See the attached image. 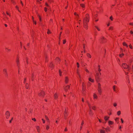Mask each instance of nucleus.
<instances>
[{
    "mask_svg": "<svg viewBox=\"0 0 133 133\" xmlns=\"http://www.w3.org/2000/svg\"><path fill=\"white\" fill-rule=\"evenodd\" d=\"M89 21V16L88 14H86L83 19V23H88Z\"/></svg>",
    "mask_w": 133,
    "mask_h": 133,
    "instance_id": "1",
    "label": "nucleus"
},
{
    "mask_svg": "<svg viewBox=\"0 0 133 133\" xmlns=\"http://www.w3.org/2000/svg\"><path fill=\"white\" fill-rule=\"evenodd\" d=\"M101 75V72L99 73H97L95 75V77L96 81L97 82H99L100 81L101 78L100 77Z\"/></svg>",
    "mask_w": 133,
    "mask_h": 133,
    "instance_id": "2",
    "label": "nucleus"
},
{
    "mask_svg": "<svg viewBox=\"0 0 133 133\" xmlns=\"http://www.w3.org/2000/svg\"><path fill=\"white\" fill-rule=\"evenodd\" d=\"M97 88V91L98 94L99 95H101L102 94V90L101 87V84L99 83H98Z\"/></svg>",
    "mask_w": 133,
    "mask_h": 133,
    "instance_id": "3",
    "label": "nucleus"
},
{
    "mask_svg": "<svg viewBox=\"0 0 133 133\" xmlns=\"http://www.w3.org/2000/svg\"><path fill=\"white\" fill-rule=\"evenodd\" d=\"M107 41L106 39L103 36H102L100 39V41L102 43H105Z\"/></svg>",
    "mask_w": 133,
    "mask_h": 133,
    "instance_id": "4",
    "label": "nucleus"
},
{
    "mask_svg": "<svg viewBox=\"0 0 133 133\" xmlns=\"http://www.w3.org/2000/svg\"><path fill=\"white\" fill-rule=\"evenodd\" d=\"M16 62L17 64V66L18 68H19L20 66V65L19 60V58L18 57H17Z\"/></svg>",
    "mask_w": 133,
    "mask_h": 133,
    "instance_id": "5",
    "label": "nucleus"
},
{
    "mask_svg": "<svg viewBox=\"0 0 133 133\" xmlns=\"http://www.w3.org/2000/svg\"><path fill=\"white\" fill-rule=\"evenodd\" d=\"M44 92L43 91H41L40 92L38 93V95L41 97H43L45 95Z\"/></svg>",
    "mask_w": 133,
    "mask_h": 133,
    "instance_id": "6",
    "label": "nucleus"
},
{
    "mask_svg": "<svg viewBox=\"0 0 133 133\" xmlns=\"http://www.w3.org/2000/svg\"><path fill=\"white\" fill-rule=\"evenodd\" d=\"M60 62V59L59 58H56L55 60V63L56 64H59Z\"/></svg>",
    "mask_w": 133,
    "mask_h": 133,
    "instance_id": "7",
    "label": "nucleus"
},
{
    "mask_svg": "<svg viewBox=\"0 0 133 133\" xmlns=\"http://www.w3.org/2000/svg\"><path fill=\"white\" fill-rule=\"evenodd\" d=\"M3 72L5 76L6 77H8V75L7 72V69L5 68L4 69H3Z\"/></svg>",
    "mask_w": 133,
    "mask_h": 133,
    "instance_id": "8",
    "label": "nucleus"
},
{
    "mask_svg": "<svg viewBox=\"0 0 133 133\" xmlns=\"http://www.w3.org/2000/svg\"><path fill=\"white\" fill-rule=\"evenodd\" d=\"M5 116L6 119H8L10 116V113L9 111H6L5 114Z\"/></svg>",
    "mask_w": 133,
    "mask_h": 133,
    "instance_id": "9",
    "label": "nucleus"
},
{
    "mask_svg": "<svg viewBox=\"0 0 133 133\" xmlns=\"http://www.w3.org/2000/svg\"><path fill=\"white\" fill-rule=\"evenodd\" d=\"M70 87V85H67L66 86L64 87V90L65 92H67L68 90L69 89Z\"/></svg>",
    "mask_w": 133,
    "mask_h": 133,
    "instance_id": "10",
    "label": "nucleus"
},
{
    "mask_svg": "<svg viewBox=\"0 0 133 133\" xmlns=\"http://www.w3.org/2000/svg\"><path fill=\"white\" fill-rule=\"evenodd\" d=\"M122 66L125 69L129 68V66L126 63H123L122 64Z\"/></svg>",
    "mask_w": 133,
    "mask_h": 133,
    "instance_id": "11",
    "label": "nucleus"
},
{
    "mask_svg": "<svg viewBox=\"0 0 133 133\" xmlns=\"http://www.w3.org/2000/svg\"><path fill=\"white\" fill-rule=\"evenodd\" d=\"M69 81V78L68 77H66L65 79V82L66 84H67L68 82Z\"/></svg>",
    "mask_w": 133,
    "mask_h": 133,
    "instance_id": "12",
    "label": "nucleus"
},
{
    "mask_svg": "<svg viewBox=\"0 0 133 133\" xmlns=\"http://www.w3.org/2000/svg\"><path fill=\"white\" fill-rule=\"evenodd\" d=\"M88 23H83L84 27L87 30L88 28Z\"/></svg>",
    "mask_w": 133,
    "mask_h": 133,
    "instance_id": "13",
    "label": "nucleus"
},
{
    "mask_svg": "<svg viewBox=\"0 0 133 133\" xmlns=\"http://www.w3.org/2000/svg\"><path fill=\"white\" fill-rule=\"evenodd\" d=\"M89 114L90 116H92L94 115V113L92 110H89Z\"/></svg>",
    "mask_w": 133,
    "mask_h": 133,
    "instance_id": "14",
    "label": "nucleus"
},
{
    "mask_svg": "<svg viewBox=\"0 0 133 133\" xmlns=\"http://www.w3.org/2000/svg\"><path fill=\"white\" fill-rule=\"evenodd\" d=\"M84 124V122L83 121H82V123H81V127H80V130H82V126H83V125Z\"/></svg>",
    "mask_w": 133,
    "mask_h": 133,
    "instance_id": "15",
    "label": "nucleus"
},
{
    "mask_svg": "<svg viewBox=\"0 0 133 133\" xmlns=\"http://www.w3.org/2000/svg\"><path fill=\"white\" fill-rule=\"evenodd\" d=\"M54 97L55 99H56L58 98V95L57 93H56L55 94L54 96Z\"/></svg>",
    "mask_w": 133,
    "mask_h": 133,
    "instance_id": "16",
    "label": "nucleus"
},
{
    "mask_svg": "<svg viewBox=\"0 0 133 133\" xmlns=\"http://www.w3.org/2000/svg\"><path fill=\"white\" fill-rule=\"evenodd\" d=\"M49 66L52 69L54 67V65L53 63H51L50 64Z\"/></svg>",
    "mask_w": 133,
    "mask_h": 133,
    "instance_id": "17",
    "label": "nucleus"
},
{
    "mask_svg": "<svg viewBox=\"0 0 133 133\" xmlns=\"http://www.w3.org/2000/svg\"><path fill=\"white\" fill-rule=\"evenodd\" d=\"M113 122L111 121H109L108 122V124L109 125H112L113 124Z\"/></svg>",
    "mask_w": 133,
    "mask_h": 133,
    "instance_id": "18",
    "label": "nucleus"
},
{
    "mask_svg": "<svg viewBox=\"0 0 133 133\" xmlns=\"http://www.w3.org/2000/svg\"><path fill=\"white\" fill-rule=\"evenodd\" d=\"M67 112H64V117L66 119L67 117L68 114H67Z\"/></svg>",
    "mask_w": 133,
    "mask_h": 133,
    "instance_id": "19",
    "label": "nucleus"
},
{
    "mask_svg": "<svg viewBox=\"0 0 133 133\" xmlns=\"http://www.w3.org/2000/svg\"><path fill=\"white\" fill-rule=\"evenodd\" d=\"M109 117L107 116H105L104 117V119L105 121H107L108 120L109 118Z\"/></svg>",
    "mask_w": 133,
    "mask_h": 133,
    "instance_id": "20",
    "label": "nucleus"
},
{
    "mask_svg": "<svg viewBox=\"0 0 133 133\" xmlns=\"http://www.w3.org/2000/svg\"><path fill=\"white\" fill-rule=\"evenodd\" d=\"M5 51L7 52H8L11 51V50L7 48H5Z\"/></svg>",
    "mask_w": 133,
    "mask_h": 133,
    "instance_id": "21",
    "label": "nucleus"
},
{
    "mask_svg": "<svg viewBox=\"0 0 133 133\" xmlns=\"http://www.w3.org/2000/svg\"><path fill=\"white\" fill-rule=\"evenodd\" d=\"M89 80L92 82H93L94 81V80L90 77L89 78Z\"/></svg>",
    "mask_w": 133,
    "mask_h": 133,
    "instance_id": "22",
    "label": "nucleus"
},
{
    "mask_svg": "<svg viewBox=\"0 0 133 133\" xmlns=\"http://www.w3.org/2000/svg\"><path fill=\"white\" fill-rule=\"evenodd\" d=\"M87 55L88 57L90 58H91V56L90 54L89 53H87Z\"/></svg>",
    "mask_w": 133,
    "mask_h": 133,
    "instance_id": "23",
    "label": "nucleus"
},
{
    "mask_svg": "<svg viewBox=\"0 0 133 133\" xmlns=\"http://www.w3.org/2000/svg\"><path fill=\"white\" fill-rule=\"evenodd\" d=\"M45 117L47 122H49V119L48 117L46 116L45 115Z\"/></svg>",
    "mask_w": 133,
    "mask_h": 133,
    "instance_id": "24",
    "label": "nucleus"
},
{
    "mask_svg": "<svg viewBox=\"0 0 133 133\" xmlns=\"http://www.w3.org/2000/svg\"><path fill=\"white\" fill-rule=\"evenodd\" d=\"M93 97L94 98L97 99V95L94 94L93 95Z\"/></svg>",
    "mask_w": 133,
    "mask_h": 133,
    "instance_id": "25",
    "label": "nucleus"
},
{
    "mask_svg": "<svg viewBox=\"0 0 133 133\" xmlns=\"http://www.w3.org/2000/svg\"><path fill=\"white\" fill-rule=\"evenodd\" d=\"M88 104L89 108V110H91L92 107L91 105L89 104V103H88Z\"/></svg>",
    "mask_w": 133,
    "mask_h": 133,
    "instance_id": "26",
    "label": "nucleus"
},
{
    "mask_svg": "<svg viewBox=\"0 0 133 133\" xmlns=\"http://www.w3.org/2000/svg\"><path fill=\"white\" fill-rule=\"evenodd\" d=\"M116 87H116L115 85H114L113 87V88L114 90V91H116Z\"/></svg>",
    "mask_w": 133,
    "mask_h": 133,
    "instance_id": "27",
    "label": "nucleus"
},
{
    "mask_svg": "<svg viewBox=\"0 0 133 133\" xmlns=\"http://www.w3.org/2000/svg\"><path fill=\"white\" fill-rule=\"evenodd\" d=\"M36 128L38 132H39L40 130L39 127L38 126H36Z\"/></svg>",
    "mask_w": 133,
    "mask_h": 133,
    "instance_id": "28",
    "label": "nucleus"
},
{
    "mask_svg": "<svg viewBox=\"0 0 133 133\" xmlns=\"http://www.w3.org/2000/svg\"><path fill=\"white\" fill-rule=\"evenodd\" d=\"M123 45L124 46H126L127 47H128V46L127 44L126 43L124 42L123 43Z\"/></svg>",
    "mask_w": 133,
    "mask_h": 133,
    "instance_id": "29",
    "label": "nucleus"
},
{
    "mask_svg": "<svg viewBox=\"0 0 133 133\" xmlns=\"http://www.w3.org/2000/svg\"><path fill=\"white\" fill-rule=\"evenodd\" d=\"M80 6L83 8H84L85 7V5L83 4H80Z\"/></svg>",
    "mask_w": 133,
    "mask_h": 133,
    "instance_id": "30",
    "label": "nucleus"
},
{
    "mask_svg": "<svg viewBox=\"0 0 133 133\" xmlns=\"http://www.w3.org/2000/svg\"><path fill=\"white\" fill-rule=\"evenodd\" d=\"M96 107L95 106H93L92 107V109L94 110H95L96 109Z\"/></svg>",
    "mask_w": 133,
    "mask_h": 133,
    "instance_id": "31",
    "label": "nucleus"
},
{
    "mask_svg": "<svg viewBox=\"0 0 133 133\" xmlns=\"http://www.w3.org/2000/svg\"><path fill=\"white\" fill-rule=\"evenodd\" d=\"M100 132L101 133H105V131L102 129H101L100 130Z\"/></svg>",
    "mask_w": 133,
    "mask_h": 133,
    "instance_id": "32",
    "label": "nucleus"
},
{
    "mask_svg": "<svg viewBox=\"0 0 133 133\" xmlns=\"http://www.w3.org/2000/svg\"><path fill=\"white\" fill-rule=\"evenodd\" d=\"M121 114V112L120 111H118L117 112V114L119 116Z\"/></svg>",
    "mask_w": 133,
    "mask_h": 133,
    "instance_id": "33",
    "label": "nucleus"
},
{
    "mask_svg": "<svg viewBox=\"0 0 133 133\" xmlns=\"http://www.w3.org/2000/svg\"><path fill=\"white\" fill-rule=\"evenodd\" d=\"M95 27L96 28V29L98 31H100V28L99 27H98L97 26H95Z\"/></svg>",
    "mask_w": 133,
    "mask_h": 133,
    "instance_id": "34",
    "label": "nucleus"
},
{
    "mask_svg": "<svg viewBox=\"0 0 133 133\" xmlns=\"http://www.w3.org/2000/svg\"><path fill=\"white\" fill-rule=\"evenodd\" d=\"M91 85V83L89 82H88L87 83V86L88 87H90Z\"/></svg>",
    "mask_w": 133,
    "mask_h": 133,
    "instance_id": "35",
    "label": "nucleus"
},
{
    "mask_svg": "<svg viewBox=\"0 0 133 133\" xmlns=\"http://www.w3.org/2000/svg\"><path fill=\"white\" fill-rule=\"evenodd\" d=\"M124 55V54L123 53H122L121 54H120L119 55V56L120 57H122Z\"/></svg>",
    "mask_w": 133,
    "mask_h": 133,
    "instance_id": "36",
    "label": "nucleus"
},
{
    "mask_svg": "<svg viewBox=\"0 0 133 133\" xmlns=\"http://www.w3.org/2000/svg\"><path fill=\"white\" fill-rule=\"evenodd\" d=\"M59 75L60 76H62V72L60 70H59Z\"/></svg>",
    "mask_w": 133,
    "mask_h": 133,
    "instance_id": "37",
    "label": "nucleus"
},
{
    "mask_svg": "<svg viewBox=\"0 0 133 133\" xmlns=\"http://www.w3.org/2000/svg\"><path fill=\"white\" fill-rule=\"evenodd\" d=\"M98 71L99 72V73L101 71V70L100 68V65H98Z\"/></svg>",
    "mask_w": 133,
    "mask_h": 133,
    "instance_id": "38",
    "label": "nucleus"
},
{
    "mask_svg": "<svg viewBox=\"0 0 133 133\" xmlns=\"http://www.w3.org/2000/svg\"><path fill=\"white\" fill-rule=\"evenodd\" d=\"M29 85L27 83L26 84L25 86V88L26 89H28V88Z\"/></svg>",
    "mask_w": 133,
    "mask_h": 133,
    "instance_id": "39",
    "label": "nucleus"
},
{
    "mask_svg": "<svg viewBox=\"0 0 133 133\" xmlns=\"http://www.w3.org/2000/svg\"><path fill=\"white\" fill-rule=\"evenodd\" d=\"M34 75L33 74H32V80L33 81L34 79Z\"/></svg>",
    "mask_w": 133,
    "mask_h": 133,
    "instance_id": "40",
    "label": "nucleus"
},
{
    "mask_svg": "<svg viewBox=\"0 0 133 133\" xmlns=\"http://www.w3.org/2000/svg\"><path fill=\"white\" fill-rule=\"evenodd\" d=\"M85 85L84 82H83L82 83V87H85Z\"/></svg>",
    "mask_w": 133,
    "mask_h": 133,
    "instance_id": "41",
    "label": "nucleus"
},
{
    "mask_svg": "<svg viewBox=\"0 0 133 133\" xmlns=\"http://www.w3.org/2000/svg\"><path fill=\"white\" fill-rule=\"evenodd\" d=\"M110 19L111 21H112L113 20V18L112 17V16H111L110 17Z\"/></svg>",
    "mask_w": 133,
    "mask_h": 133,
    "instance_id": "42",
    "label": "nucleus"
},
{
    "mask_svg": "<svg viewBox=\"0 0 133 133\" xmlns=\"http://www.w3.org/2000/svg\"><path fill=\"white\" fill-rule=\"evenodd\" d=\"M117 105V104L116 103H114L113 104V105L114 107H116Z\"/></svg>",
    "mask_w": 133,
    "mask_h": 133,
    "instance_id": "43",
    "label": "nucleus"
},
{
    "mask_svg": "<svg viewBox=\"0 0 133 133\" xmlns=\"http://www.w3.org/2000/svg\"><path fill=\"white\" fill-rule=\"evenodd\" d=\"M66 42V40L65 39H64L63 40V44H64Z\"/></svg>",
    "mask_w": 133,
    "mask_h": 133,
    "instance_id": "44",
    "label": "nucleus"
},
{
    "mask_svg": "<svg viewBox=\"0 0 133 133\" xmlns=\"http://www.w3.org/2000/svg\"><path fill=\"white\" fill-rule=\"evenodd\" d=\"M47 33L48 34H49L51 33L49 29H48V31L47 32Z\"/></svg>",
    "mask_w": 133,
    "mask_h": 133,
    "instance_id": "45",
    "label": "nucleus"
},
{
    "mask_svg": "<svg viewBox=\"0 0 133 133\" xmlns=\"http://www.w3.org/2000/svg\"><path fill=\"white\" fill-rule=\"evenodd\" d=\"M49 128V127L48 125H47L46 129L47 130H48Z\"/></svg>",
    "mask_w": 133,
    "mask_h": 133,
    "instance_id": "46",
    "label": "nucleus"
},
{
    "mask_svg": "<svg viewBox=\"0 0 133 133\" xmlns=\"http://www.w3.org/2000/svg\"><path fill=\"white\" fill-rule=\"evenodd\" d=\"M113 29V27H110L109 28V30H112Z\"/></svg>",
    "mask_w": 133,
    "mask_h": 133,
    "instance_id": "47",
    "label": "nucleus"
},
{
    "mask_svg": "<svg viewBox=\"0 0 133 133\" xmlns=\"http://www.w3.org/2000/svg\"><path fill=\"white\" fill-rule=\"evenodd\" d=\"M129 47L131 49H132V46L131 45V44H130V45H129Z\"/></svg>",
    "mask_w": 133,
    "mask_h": 133,
    "instance_id": "48",
    "label": "nucleus"
},
{
    "mask_svg": "<svg viewBox=\"0 0 133 133\" xmlns=\"http://www.w3.org/2000/svg\"><path fill=\"white\" fill-rule=\"evenodd\" d=\"M13 117H12L11 120L9 121V123H11V122H12V121L13 120Z\"/></svg>",
    "mask_w": 133,
    "mask_h": 133,
    "instance_id": "49",
    "label": "nucleus"
},
{
    "mask_svg": "<svg viewBox=\"0 0 133 133\" xmlns=\"http://www.w3.org/2000/svg\"><path fill=\"white\" fill-rule=\"evenodd\" d=\"M16 9H17V10H18V11H19V12H20V11H19V10L18 9V7L17 6H16Z\"/></svg>",
    "mask_w": 133,
    "mask_h": 133,
    "instance_id": "50",
    "label": "nucleus"
},
{
    "mask_svg": "<svg viewBox=\"0 0 133 133\" xmlns=\"http://www.w3.org/2000/svg\"><path fill=\"white\" fill-rule=\"evenodd\" d=\"M77 73L78 74V75L79 78H81V76H80V75L79 74V73L78 72V71H77Z\"/></svg>",
    "mask_w": 133,
    "mask_h": 133,
    "instance_id": "51",
    "label": "nucleus"
},
{
    "mask_svg": "<svg viewBox=\"0 0 133 133\" xmlns=\"http://www.w3.org/2000/svg\"><path fill=\"white\" fill-rule=\"evenodd\" d=\"M47 8H46V7L44 8V11L45 12H46L47 11Z\"/></svg>",
    "mask_w": 133,
    "mask_h": 133,
    "instance_id": "52",
    "label": "nucleus"
},
{
    "mask_svg": "<svg viewBox=\"0 0 133 133\" xmlns=\"http://www.w3.org/2000/svg\"><path fill=\"white\" fill-rule=\"evenodd\" d=\"M82 89L83 91H84L85 89V87H82Z\"/></svg>",
    "mask_w": 133,
    "mask_h": 133,
    "instance_id": "53",
    "label": "nucleus"
},
{
    "mask_svg": "<svg viewBox=\"0 0 133 133\" xmlns=\"http://www.w3.org/2000/svg\"><path fill=\"white\" fill-rule=\"evenodd\" d=\"M32 112V110L31 109H30L29 111V112L30 113H31Z\"/></svg>",
    "mask_w": 133,
    "mask_h": 133,
    "instance_id": "54",
    "label": "nucleus"
},
{
    "mask_svg": "<svg viewBox=\"0 0 133 133\" xmlns=\"http://www.w3.org/2000/svg\"><path fill=\"white\" fill-rule=\"evenodd\" d=\"M32 120H33L34 121H36V119L35 118H32Z\"/></svg>",
    "mask_w": 133,
    "mask_h": 133,
    "instance_id": "55",
    "label": "nucleus"
},
{
    "mask_svg": "<svg viewBox=\"0 0 133 133\" xmlns=\"http://www.w3.org/2000/svg\"><path fill=\"white\" fill-rule=\"evenodd\" d=\"M77 67L78 68H79V63H78V62H77Z\"/></svg>",
    "mask_w": 133,
    "mask_h": 133,
    "instance_id": "56",
    "label": "nucleus"
},
{
    "mask_svg": "<svg viewBox=\"0 0 133 133\" xmlns=\"http://www.w3.org/2000/svg\"><path fill=\"white\" fill-rule=\"evenodd\" d=\"M74 15H77L78 16V15L77 14L76 12H74Z\"/></svg>",
    "mask_w": 133,
    "mask_h": 133,
    "instance_id": "57",
    "label": "nucleus"
},
{
    "mask_svg": "<svg viewBox=\"0 0 133 133\" xmlns=\"http://www.w3.org/2000/svg\"><path fill=\"white\" fill-rule=\"evenodd\" d=\"M85 70L87 72H89V71L86 68L85 69Z\"/></svg>",
    "mask_w": 133,
    "mask_h": 133,
    "instance_id": "58",
    "label": "nucleus"
},
{
    "mask_svg": "<svg viewBox=\"0 0 133 133\" xmlns=\"http://www.w3.org/2000/svg\"><path fill=\"white\" fill-rule=\"evenodd\" d=\"M12 3L14 4L15 3L14 0H11Z\"/></svg>",
    "mask_w": 133,
    "mask_h": 133,
    "instance_id": "59",
    "label": "nucleus"
},
{
    "mask_svg": "<svg viewBox=\"0 0 133 133\" xmlns=\"http://www.w3.org/2000/svg\"><path fill=\"white\" fill-rule=\"evenodd\" d=\"M42 120L43 121V123H44L45 122V120H44L43 119H42Z\"/></svg>",
    "mask_w": 133,
    "mask_h": 133,
    "instance_id": "60",
    "label": "nucleus"
},
{
    "mask_svg": "<svg viewBox=\"0 0 133 133\" xmlns=\"http://www.w3.org/2000/svg\"><path fill=\"white\" fill-rule=\"evenodd\" d=\"M132 5V4L130 3H128V5L130 6H131Z\"/></svg>",
    "mask_w": 133,
    "mask_h": 133,
    "instance_id": "61",
    "label": "nucleus"
},
{
    "mask_svg": "<svg viewBox=\"0 0 133 133\" xmlns=\"http://www.w3.org/2000/svg\"><path fill=\"white\" fill-rule=\"evenodd\" d=\"M121 122L122 123H123V122H124V121L123 120V119H122V118H121Z\"/></svg>",
    "mask_w": 133,
    "mask_h": 133,
    "instance_id": "62",
    "label": "nucleus"
},
{
    "mask_svg": "<svg viewBox=\"0 0 133 133\" xmlns=\"http://www.w3.org/2000/svg\"><path fill=\"white\" fill-rule=\"evenodd\" d=\"M6 14L7 15H9L10 16V15L7 12H6Z\"/></svg>",
    "mask_w": 133,
    "mask_h": 133,
    "instance_id": "63",
    "label": "nucleus"
},
{
    "mask_svg": "<svg viewBox=\"0 0 133 133\" xmlns=\"http://www.w3.org/2000/svg\"><path fill=\"white\" fill-rule=\"evenodd\" d=\"M129 24L133 26V23H129Z\"/></svg>",
    "mask_w": 133,
    "mask_h": 133,
    "instance_id": "64",
    "label": "nucleus"
}]
</instances>
